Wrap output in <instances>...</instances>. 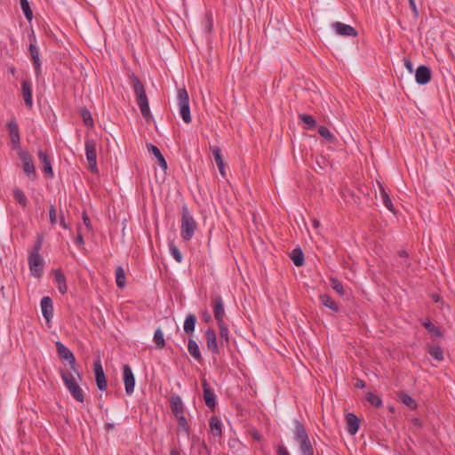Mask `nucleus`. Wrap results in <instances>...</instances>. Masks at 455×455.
Segmentation results:
<instances>
[{
	"label": "nucleus",
	"instance_id": "obj_7",
	"mask_svg": "<svg viewBox=\"0 0 455 455\" xmlns=\"http://www.w3.org/2000/svg\"><path fill=\"white\" fill-rule=\"evenodd\" d=\"M19 156L22 162L23 172L29 179L35 180L36 179V172L32 156L28 151L20 150Z\"/></svg>",
	"mask_w": 455,
	"mask_h": 455
},
{
	"label": "nucleus",
	"instance_id": "obj_48",
	"mask_svg": "<svg viewBox=\"0 0 455 455\" xmlns=\"http://www.w3.org/2000/svg\"><path fill=\"white\" fill-rule=\"evenodd\" d=\"M367 401L374 407H380L382 405L381 399L373 393L367 394Z\"/></svg>",
	"mask_w": 455,
	"mask_h": 455
},
{
	"label": "nucleus",
	"instance_id": "obj_35",
	"mask_svg": "<svg viewBox=\"0 0 455 455\" xmlns=\"http://www.w3.org/2000/svg\"><path fill=\"white\" fill-rule=\"evenodd\" d=\"M116 282L119 288H124L126 284L125 273L121 266L116 269Z\"/></svg>",
	"mask_w": 455,
	"mask_h": 455
},
{
	"label": "nucleus",
	"instance_id": "obj_3",
	"mask_svg": "<svg viewBox=\"0 0 455 455\" xmlns=\"http://www.w3.org/2000/svg\"><path fill=\"white\" fill-rule=\"evenodd\" d=\"M196 222L194 218L188 213L186 207L183 208L181 217V237L185 241H189L196 229Z\"/></svg>",
	"mask_w": 455,
	"mask_h": 455
},
{
	"label": "nucleus",
	"instance_id": "obj_16",
	"mask_svg": "<svg viewBox=\"0 0 455 455\" xmlns=\"http://www.w3.org/2000/svg\"><path fill=\"white\" fill-rule=\"evenodd\" d=\"M202 386H203V389H204V402L206 403V405L210 408V409H213L216 405V396H215V394L213 392V390H212L208 385V382L205 379H203L202 380Z\"/></svg>",
	"mask_w": 455,
	"mask_h": 455
},
{
	"label": "nucleus",
	"instance_id": "obj_32",
	"mask_svg": "<svg viewBox=\"0 0 455 455\" xmlns=\"http://www.w3.org/2000/svg\"><path fill=\"white\" fill-rule=\"evenodd\" d=\"M320 300L323 306L330 308L331 310L337 312L339 311V306L337 303L327 294L320 295Z\"/></svg>",
	"mask_w": 455,
	"mask_h": 455
},
{
	"label": "nucleus",
	"instance_id": "obj_38",
	"mask_svg": "<svg viewBox=\"0 0 455 455\" xmlns=\"http://www.w3.org/2000/svg\"><path fill=\"white\" fill-rule=\"evenodd\" d=\"M430 355L437 361L443 360V349L439 346H432L428 349Z\"/></svg>",
	"mask_w": 455,
	"mask_h": 455
},
{
	"label": "nucleus",
	"instance_id": "obj_1",
	"mask_svg": "<svg viewBox=\"0 0 455 455\" xmlns=\"http://www.w3.org/2000/svg\"><path fill=\"white\" fill-rule=\"evenodd\" d=\"M129 78L133 88L140 113L146 121L148 122L152 119V115L150 112L148 100L146 94L144 84L134 74L130 75Z\"/></svg>",
	"mask_w": 455,
	"mask_h": 455
},
{
	"label": "nucleus",
	"instance_id": "obj_18",
	"mask_svg": "<svg viewBox=\"0 0 455 455\" xmlns=\"http://www.w3.org/2000/svg\"><path fill=\"white\" fill-rule=\"evenodd\" d=\"M41 309L42 314L47 323H49L53 315V306L52 301L50 297H44L41 300Z\"/></svg>",
	"mask_w": 455,
	"mask_h": 455
},
{
	"label": "nucleus",
	"instance_id": "obj_5",
	"mask_svg": "<svg viewBox=\"0 0 455 455\" xmlns=\"http://www.w3.org/2000/svg\"><path fill=\"white\" fill-rule=\"evenodd\" d=\"M56 348L59 357L61 360L68 361L71 370L76 374L77 378L81 379V375L77 370V364L74 354L60 341L56 342Z\"/></svg>",
	"mask_w": 455,
	"mask_h": 455
},
{
	"label": "nucleus",
	"instance_id": "obj_34",
	"mask_svg": "<svg viewBox=\"0 0 455 455\" xmlns=\"http://www.w3.org/2000/svg\"><path fill=\"white\" fill-rule=\"evenodd\" d=\"M291 258L297 267H300L304 264V254L299 248H296L291 251Z\"/></svg>",
	"mask_w": 455,
	"mask_h": 455
},
{
	"label": "nucleus",
	"instance_id": "obj_29",
	"mask_svg": "<svg viewBox=\"0 0 455 455\" xmlns=\"http://www.w3.org/2000/svg\"><path fill=\"white\" fill-rule=\"evenodd\" d=\"M188 350L189 354L198 362L202 361V355L197 343L190 339L188 344Z\"/></svg>",
	"mask_w": 455,
	"mask_h": 455
},
{
	"label": "nucleus",
	"instance_id": "obj_49",
	"mask_svg": "<svg viewBox=\"0 0 455 455\" xmlns=\"http://www.w3.org/2000/svg\"><path fill=\"white\" fill-rule=\"evenodd\" d=\"M49 217L52 225H55L57 223V213L56 208L54 205H51L49 210Z\"/></svg>",
	"mask_w": 455,
	"mask_h": 455
},
{
	"label": "nucleus",
	"instance_id": "obj_9",
	"mask_svg": "<svg viewBox=\"0 0 455 455\" xmlns=\"http://www.w3.org/2000/svg\"><path fill=\"white\" fill-rule=\"evenodd\" d=\"M212 306L214 317L217 323L224 322L225 310L224 302L220 295L212 296Z\"/></svg>",
	"mask_w": 455,
	"mask_h": 455
},
{
	"label": "nucleus",
	"instance_id": "obj_43",
	"mask_svg": "<svg viewBox=\"0 0 455 455\" xmlns=\"http://www.w3.org/2000/svg\"><path fill=\"white\" fill-rule=\"evenodd\" d=\"M220 328V337L221 341L224 339L227 344H228V329L224 322L218 323Z\"/></svg>",
	"mask_w": 455,
	"mask_h": 455
},
{
	"label": "nucleus",
	"instance_id": "obj_36",
	"mask_svg": "<svg viewBox=\"0 0 455 455\" xmlns=\"http://www.w3.org/2000/svg\"><path fill=\"white\" fill-rule=\"evenodd\" d=\"M154 342L157 348L162 349L165 346V340L164 337V332L161 329H156L154 334Z\"/></svg>",
	"mask_w": 455,
	"mask_h": 455
},
{
	"label": "nucleus",
	"instance_id": "obj_14",
	"mask_svg": "<svg viewBox=\"0 0 455 455\" xmlns=\"http://www.w3.org/2000/svg\"><path fill=\"white\" fill-rule=\"evenodd\" d=\"M21 95L25 105L28 108H32L33 99H32V83L29 80H22L21 82Z\"/></svg>",
	"mask_w": 455,
	"mask_h": 455
},
{
	"label": "nucleus",
	"instance_id": "obj_24",
	"mask_svg": "<svg viewBox=\"0 0 455 455\" xmlns=\"http://www.w3.org/2000/svg\"><path fill=\"white\" fill-rule=\"evenodd\" d=\"M378 187L379 189V197L383 203V204L388 209L390 212H394V205L389 197V195L386 191L385 188L380 182H378Z\"/></svg>",
	"mask_w": 455,
	"mask_h": 455
},
{
	"label": "nucleus",
	"instance_id": "obj_54",
	"mask_svg": "<svg viewBox=\"0 0 455 455\" xmlns=\"http://www.w3.org/2000/svg\"><path fill=\"white\" fill-rule=\"evenodd\" d=\"M404 65L411 73L413 71V65L409 60H404Z\"/></svg>",
	"mask_w": 455,
	"mask_h": 455
},
{
	"label": "nucleus",
	"instance_id": "obj_21",
	"mask_svg": "<svg viewBox=\"0 0 455 455\" xmlns=\"http://www.w3.org/2000/svg\"><path fill=\"white\" fill-rule=\"evenodd\" d=\"M206 344L209 350H211L214 354L219 353V347L217 344V337L215 331L208 328L205 331Z\"/></svg>",
	"mask_w": 455,
	"mask_h": 455
},
{
	"label": "nucleus",
	"instance_id": "obj_58",
	"mask_svg": "<svg viewBox=\"0 0 455 455\" xmlns=\"http://www.w3.org/2000/svg\"><path fill=\"white\" fill-rule=\"evenodd\" d=\"M412 423L415 427L420 428L422 427V424L419 419H413Z\"/></svg>",
	"mask_w": 455,
	"mask_h": 455
},
{
	"label": "nucleus",
	"instance_id": "obj_57",
	"mask_svg": "<svg viewBox=\"0 0 455 455\" xmlns=\"http://www.w3.org/2000/svg\"><path fill=\"white\" fill-rule=\"evenodd\" d=\"M347 196H350L352 198L355 197L354 193L352 191H350L348 188H345L343 190V196L345 199L347 198Z\"/></svg>",
	"mask_w": 455,
	"mask_h": 455
},
{
	"label": "nucleus",
	"instance_id": "obj_13",
	"mask_svg": "<svg viewBox=\"0 0 455 455\" xmlns=\"http://www.w3.org/2000/svg\"><path fill=\"white\" fill-rule=\"evenodd\" d=\"M331 27L335 30V32L339 36L352 37H355L357 36V31L350 25L336 21L332 23Z\"/></svg>",
	"mask_w": 455,
	"mask_h": 455
},
{
	"label": "nucleus",
	"instance_id": "obj_12",
	"mask_svg": "<svg viewBox=\"0 0 455 455\" xmlns=\"http://www.w3.org/2000/svg\"><path fill=\"white\" fill-rule=\"evenodd\" d=\"M123 375L125 392L127 395H132L134 391L135 378L131 367L128 364L124 365Z\"/></svg>",
	"mask_w": 455,
	"mask_h": 455
},
{
	"label": "nucleus",
	"instance_id": "obj_44",
	"mask_svg": "<svg viewBox=\"0 0 455 455\" xmlns=\"http://www.w3.org/2000/svg\"><path fill=\"white\" fill-rule=\"evenodd\" d=\"M331 288L340 296H343L345 294V291L343 288L342 283L336 278H331Z\"/></svg>",
	"mask_w": 455,
	"mask_h": 455
},
{
	"label": "nucleus",
	"instance_id": "obj_59",
	"mask_svg": "<svg viewBox=\"0 0 455 455\" xmlns=\"http://www.w3.org/2000/svg\"><path fill=\"white\" fill-rule=\"evenodd\" d=\"M355 387L358 388H363L365 387V382L363 380H357Z\"/></svg>",
	"mask_w": 455,
	"mask_h": 455
},
{
	"label": "nucleus",
	"instance_id": "obj_41",
	"mask_svg": "<svg viewBox=\"0 0 455 455\" xmlns=\"http://www.w3.org/2000/svg\"><path fill=\"white\" fill-rule=\"evenodd\" d=\"M299 118L301 122H303V124H305L307 125V129H310V128H313L315 126V120L313 116H311L310 115H307V114H300L299 116Z\"/></svg>",
	"mask_w": 455,
	"mask_h": 455
},
{
	"label": "nucleus",
	"instance_id": "obj_55",
	"mask_svg": "<svg viewBox=\"0 0 455 455\" xmlns=\"http://www.w3.org/2000/svg\"><path fill=\"white\" fill-rule=\"evenodd\" d=\"M60 223L61 227L64 228L65 229H68L69 228V226L65 221V219H64L63 215H61L60 218Z\"/></svg>",
	"mask_w": 455,
	"mask_h": 455
},
{
	"label": "nucleus",
	"instance_id": "obj_51",
	"mask_svg": "<svg viewBox=\"0 0 455 455\" xmlns=\"http://www.w3.org/2000/svg\"><path fill=\"white\" fill-rule=\"evenodd\" d=\"M277 454L278 455H290L289 451H287V449L283 446V445H280L277 449Z\"/></svg>",
	"mask_w": 455,
	"mask_h": 455
},
{
	"label": "nucleus",
	"instance_id": "obj_11",
	"mask_svg": "<svg viewBox=\"0 0 455 455\" xmlns=\"http://www.w3.org/2000/svg\"><path fill=\"white\" fill-rule=\"evenodd\" d=\"M29 39H30L29 53H30L31 59L34 63L36 75L39 76L41 73V62H40V59H39L38 48L35 44L36 36H35L34 31H32V34L30 35Z\"/></svg>",
	"mask_w": 455,
	"mask_h": 455
},
{
	"label": "nucleus",
	"instance_id": "obj_64",
	"mask_svg": "<svg viewBox=\"0 0 455 455\" xmlns=\"http://www.w3.org/2000/svg\"><path fill=\"white\" fill-rule=\"evenodd\" d=\"M170 455H180V454L177 450L172 449V450H171Z\"/></svg>",
	"mask_w": 455,
	"mask_h": 455
},
{
	"label": "nucleus",
	"instance_id": "obj_23",
	"mask_svg": "<svg viewBox=\"0 0 455 455\" xmlns=\"http://www.w3.org/2000/svg\"><path fill=\"white\" fill-rule=\"evenodd\" d=\"M7 128L9 131L12 143L14 145L20 144V132H19V127H18L16 121L14 119L11 120L7 124Z\"/></svg>",
	"mask_w": 455,
	"mask_h": 455
},
{
	"label": "nucleus",
	"instance_id": "obj_8",
	"mask_svg": "<svg viewBox=\"0 0 455 455\" xmlns=\"http://www.w3.org/2000/svg\"><path fill=\"white\" fill-rule=\"evenodd\" d=\"M28 265L32 275L37 278L41 277L44 270V259L40 253L31 251L28 256Z\"/></svg>",
	"mask_w": 455,
	"mask_h": 455
},
{
	"label": "nucleus",
	"instance_id": "obj_45",
	"mask_svg": "<svg viewBox=\"0 0 455 455\" xmlns=\"http://www.w3.org/2000/svg\"><path fill=\"white\" fill-rule=\"evenodd\" d=\"M176 418L178 419L179 427L181 428L187 435H188L190 432V427L185 415H180Z\"/></svg>",
	"mask_w": 455,
	"mask_h": 455
},
{
	"label": "nucleus",
	"instance_id": "obj_37",
	"mask_svg": "<svg viewBox=\"0 0 455 455\" xmlns=\"http://www.w3.org/2000/svg\"><path fill=\"white\" fill-rule=\"evenodd\" d=\"M80 115L83 119L84 124L88 127H93L94 122L90 111L87 108H82L80 110Z\"/></svg>",
	"mask_w": 455,
	"mask_h": 455
},
{
	"label": "nucleus",
	"instance_id": "obj_10",
	"mask_svg": "<svg viewBox=\"0 0 455 455\" xmlns=\"http://www.w3.org/2000/svg\"><path fill=\"white\" fill-rule=\"evenodd\" d=\"M93 370L95 373V380L98 388L101 391H105L107 389L108 385L105 372L100 358H98L94 362Z\"/></svg>",
	"mask_w": 455,
	"mask_h": 455
},
{
	"label": "nucleus",
	"instance_id": "obj_15",
	"mask_svg": "<svg viewBox=\"0 0 455 455\" xmlns=\"http://www.w3.org/2000/svg\"><path fill=\"white\" fill-rule=\"evenodd\" d=\"M432 77L431 70L427 66H419L415 72V79L419 84H427Z\"/></svg>",
	"mask_w": 455,
	"mask_h": 455
},
{
	"label": "nucleus",
	"instance_id": "obj_31",
	"mask_svg": "<svg viewBox=\"0 0 455 455\" xmlns=\"http://www.w3.org/2000/svg\"><path fill=\"white\" fill-rule=\"evenodd\" d=\"M398 397H399V401L402 402L408 408L412 409V410L416 409V407H417L416 401L411 396L407 395L406 393H404V392L399 393Z\"/></svg>",
	"mask_w": 455,
	"mask_h": 455
},
{
	"label": "nucleus",
	"instance_id": "obj_33",
	"mask_svg": "<svg viewBox=\"0 0 455 455\" xmlns=\"http://www.w3.org/2000/svg\"><path fill=\"white\" fill-rule=\"evenodd\" d=\"M299 449L302 455H314V449L310 443L309 437L299 441Z\"/></svg>",
	"mask_w": 455,
	"mask_h": 455
},
{
	"label": "nucleus",
	"instance_id": "obj_63",
	"mask_svg": "<svg viewBox=\"0 0 455 455\" xmlns=\"http://www.w3.org/2000/svg\"><path fill=\"white\" fill-rule=\"evenodd\" d=\"M204 320L205 322L210 321V320H211V315H210L208 313H205V314L204 315Z\"/></svg>",
	"mask_w": 455,
	"mask_h": 455
},
{
	"label": "nucleus",
	"instance_id": "obj_27",
	"mask_svg": "<svg viewBox=\"0 0 455 455\" xmlns=\"http://www.w3.org/2000/svg\"><path fill=\"white\" fill-rule=\"evenodd\" d=\"M210 429L212 434L214 436L221 437L222 430H221V421L216 416H212L210 419Z\"/></svg>",
	"mask_w": 455,
	"mask_h": 455
},
{
	"label": "nucleus",
	"instance_id": "obj_2",
	"mask_svg": "<svg viewBox=\"0 0 455 455\" xmlns=\"http://www.w3.org/2000/svg\"><path fill=\"white\" fill-rule=\"evenodd\" d=\"M60 376L65 384V387L68 388L74 399H76L77 402L83 403L84 401V395L76 380V374L74 371L71 372L62 370L60 371Z\"/></svg>",
	"mask_w": 455,
	"mask_h": 455
},
{
	"label": "nucleus",
	"instance_id": "obj_42",
	"mask_svg": "<svg viewBox=\"0 0 455 455\" xmlns=\"http://www.w3.org/2000/svg\"><path fill=\"white\" fill-rule=\"evenodd\" d=\"M20 7L24 12L25 17L28 21L33 19V12L30 9L29 4L28 0H20Z\"/></svg>",
	"mask_w": 455,
	"mask_h": 455
},
{
	"label": "nucleus",
	"instance_id": "obj_20",
	"mask_svg": "<svg viewBox=\"0 0 455 455\" xmlns=\"http://www.w3.org/2000/svg\"><path fill=\"white\" fill-rule=\"evenodd\" d=\"M210 149L213 155L220 173L221 174L222 177H226L225 163L221 155L220 148L217 146H213L211 147Z\"/></svg>",
	"mask_w": 455,
	"mask_h": 455
},
{
	"label": "nucleus",
	"instance_id": "obj_17",
	"mask_svg": "<svg viewBox=\"0 0 455 455\" xmlns=\"http://www.w3.org/2000/svg\"><path fill=\"white\" fill-rule=\"evenodd\" d=\"M38 159L43 166V172L49 177H53V171L52 167V163L48 154L42 149H39L37 152Z\"/></svg>",
	"mask_w": 455,
	"mask_h": 455
},
{
	"label": "nucleus",
	"instance_id": "obj_61",
	"mask_svg": "<svg viewBox=\"0 0 455 455\" xmlns=\"http://www.w3.org/2000/svg\"><path fill=\"white\" fill-rule=\"evenodd\" d=\"M105 427H106V430L109 431V430L114 428V424L113 423H108V424H106Z\"/></svg>",
	"mask_w": 455,
	"mask_h": 455
},
{
	"label": "nucleus",
	"instance_id": "obj_52",
	"mask_svg": "<svg viewBox=\"0 0 455 455\" xmlns=\"http://www.w3.org/2000/svg\"><path fill=\"white\" fill-rule=\"evenodd\" d=\"M75 243H76V244H77L78 246H82V245H84V241L83 235H82L80 233H78L77 236L76 237V239H75Z\"/></svg>",
	"mask_w": 455,
	"mask_h": 455
},
{
	"label": "nucleus",
	"instance_id": "obj_6",
	"mask_svg": "<svg viewBox=\"0 0 455 455\" xmlns=\"http://www.w3.org/2000/svg\"><path fill=\"white\" fill-rule=\"evenodd\" d=\"M85 155L88 161L89 169L92 172H97V153H96V141L94 140H85Z\"/></svg>",
	"mask_w": 455,
	"mask_h": 455
},
{
	"label": "nucleus",
	"instance_id": "obj_25",
	"mask_svg": "<svg viewBox=\"0 0 455 455\" xmlns=\"http://www.w3.org/2000/svg\"><path fill=\"white\" fill-rule=\"evenodd\" d=\"M148 151L151 152L156 156V158L157 159L158 165L163 170H166L167 169V163H166L164 156L160 152L159 148L157 147L154 146L153 144H148Z\"/></svg>",
	"mask_w": 455,
	"mask_h": 455
},
{
	"label": "nucleus",
	"instance_id": "obj_60",
	"mask_svg": "<svg viewBox=\"0 0 455 455\" xmlns=\"http://www.w3.org/2000/svg\"><path fill=\"white\" fill-rule=\"evenodd\" d=\"M207 32H210L212 30V20H207Z\"/></svg>",
	"mask_w": 455,
	"mask_h": 455
},
{
	"label": "nucleus",
	"instance_id": "obj_28",
	"mask_svg": "<svg viewBox=\"0 0 455 455\" xmlns=\"http://www.w3.org/2000/svg\"><path fill=\"white\" fill-rule=\"evenodd\" d=\"M294 425H295L294 436L298 442L308 438V435H307L306 428L302 423H300L299 420H294Z\"/></svg>",
	"mask_w": 455,
	"mask_h": 455
},
{
	"label": "nucleus",
	"instance_id": "obj_40",
	"mask_svg": "<svg viewBox=\"0 0 455 455\" xmlns=\"http://www.w3.org/2000/svg\"><path fill=\"white\" fill-rule=\"evenodd\" d=\"M319 134L324 138L328 142H335V136L324 126H319L318 128Z\"/></svg>",
	"mask_w": 455,
	"mask_h": 455
},
{
	"label": "nucleus",
	"instance_id": "obj_19",
	"mask_svg": "<svg viewBox=\"0 0 455 455\" xmlns=\"http://www.w3.org/2000/svg\"><path fill=\"white\" fill-rule=\"evenodd\" d=\"M171 409L175 417L185 415V408L179 395H172L170 399Z\"/></svg>",
	"mask_w": 455,
	"mask_h": 455
},
{
	"label": "nucleus",
	"instance_id": "obj_39",
	"mask_svg": "<svg viewBox=\"0 0 455 455\" xmlns=\"http://www.w3.org/2000/svg\"><path fill=\"white\" fill-rule=\"evenodd\" d=\"M13 197L23 207L27 206L28 200H27L25 194L23 193V191L21 189L15 188L13 190Z\"/></svg>",
	"mask_w": 455,
	"mask_h": 455
},
{
	"label": "nucleus",
	"instance_id": "obj_50",
	"mask_svg": "<svg viewBox=\"0 0 455 455\" xmlns=\"http://www.w3.org/2000/svg\"><path fill=\"white\" fill-rule=\"evenodd\" d=\"M409 3H410V6L414 13V15L416 17L419 16V12H418V9H417V6H416V4H415V1L414 0H409Z\"/></svg>",
	"mask_w": 455,
	"mask_h": 455
},
{
	"label": "nucleus",
	"instance_id": "obj_26",
	"mask_svg": "<svg viewBox=\"0 0 455 455\" xmlns=\"http://www.w3.org/2000/svg\"><path fill=\"white\" fill-rule=\"evenodd\" d=\"M54 279L60 292L65 294L68 291V286L66 284V277L60 270L54 271Z\"/></svg>",
	"mask_w": 455,
	"mask_h": 455
},
{
	"label": "nucleus",
	"instance_id": "obj_4",
	"mask_svg": "<svg viewBox=\"0 0 455 455\" xmlns=\"http://www.w3.org/2000/svg\"><path fill=\"white\" fill-rule=\"evenodd\" d=\"M177 100L180 108V115L182 120L186 124H190L192 117L190 115L189 96L186 88H180L178 90Z\"/></svg>",
	"mask_w": 455,
	"mask_h": 455
},
{
	"label": "nucleus",
	"instance_id": "obj_62",
	"mask_svg": "<svg viewBox=\"0 0 455 455\" xmlns=\"http://www.w3.org/2000/svg\"><path fill=\"white\" fill-rule=\"evenodd\" d=\"M314 228H317L320 226V221L317 220H313Z\"/></svg>",
	"mask_w": 455,
	"mask_h": 455
},
{
	"label": "nucleus",
	"instance_id": "obj_30",
	"mask_svg": "<svg viewBox=\"0 0 455 455\" xmlns=\"http://www.w3.org/2000/svg\"><path fill=\"white\" fill-rule=\"evenodd\" d=\"M196 323V315L189 314L187 315L185 322H184V331L187 334H192L195 331V326Z\"/></svg>",
	"mask_w": 455,
	"mask_h": 455
},
{
	"label": "nucleus",
	"instance_id": "obj_53",
	"mask_svg": "<svg viewBox=\"0 0 455 455\" xmlns=\"http://www.w3.org/2000/svg\"><path fill=\"white\" fill-rule=\"evenodd\" d=\"M83 221H84V225H85L88 228H91V221H90V219H89L88 215H87L85 212H84V213H83Z\"/></svg>",
	"mask_w": 455,
	"mask_h": 455
},
{
	"label": "nucleus",
	"instance_id": "obj_46",
	"mask_svg": "<svg viewBox=\"0 0 455 455\" xmlns=\"http://www.w3.org/2000/svg\"><path fill=\"white\" fill-rule=\"evenodd\" d=\"M170 252L172 254V256L173 257V259L180 263L183 259V257H182V254L181 252L180 251L179 248L174 244V243H170Z\"/></svg>",
	"mask_w": 455,
	"mask_h": 455
},
{
	"label": "nucleus",
	"instance_id": "obj_56",
	"mask_svg": "<svg viewBox=\"0 0 455 455\" xmlns=\"http://www.w3.org/2000/svg\"><path fill=\"white\" fill-rule=\"evenodd\" d=\"M41 245H42V241L38 240L36 242V243L35 244L32 251H36L37 253H39V251L41 250Z\"/></svg>",
	"mask_w": 455,
	"mask_h": 455
},
{
	"label": "nucleus",
	"instance_id": "obj_47",
	"mask_svg": "<svg viewBox=\"0 0 455 455\" xmlns=\"http://www.w3.org/2000/svg\"><path fill=\"white\" fill-rule=\"evenodd\" d=\"M424 327L433 335L436 337H441L442 333L439 328H437L434 323H432L430 321L425 322L423 323Z\"/></svg>",
	"mask_w": 455,
	"mask_h": 455
},
{
	"label": "nucleus",
	"instance_id": "obj_22",
	"mask_svg": "<svg viewBox=\"0 0 455 455\" xmlns=\"http://www.w3.org/2000/svg\"><path fill=\"white\" fill-rule=\"evenodd\" d=\"M347 432L354 435L359 429V419L354 413H348L346 416Z\"/></svg>",
	"mask_w": 455,
	"mask_h": 455
}]
</instances>
